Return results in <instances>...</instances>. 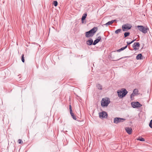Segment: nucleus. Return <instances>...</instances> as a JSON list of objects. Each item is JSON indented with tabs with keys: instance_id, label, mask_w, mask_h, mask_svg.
Returning a JSON list of instances; mask_svg holds the SVG:
<instances>
[{
	"instance_id": "obj_1",
	"label": "nucleus",
	"mask_w": 152,
	"mask_h": 152,
	"mask_svg": "<svg viewBox=\"0 0 152 152\" xmlns=\"http://www.w3.org/2000/svg\"><path fill=\"white\" fill-rule=\"evenodd\" d=\"M98 30L97 27H94L93 28L85 33L86 37L87 38L92 37Z\"/></svg>"
},
{
	"instance_id": "obj_2",
	"label": "nucleus",
	"mask_w": 152,
	"mask_h": 152,
	"mask_svg": "<svg viewBox=\"0 0 152 152\" xmlns=\"http://www.w3.org/2000/svg\"><path fill=\"white\" fill-rule=\"evenodd\" d=\"M128 91L125 88H122L121 91H118L117 92L118 96L120 98L124 97L127 94Z\"/></svg>"
},
{
	"instance_id": "obj_3",
	"label": "nucleus",
	"mask_w": 152,
	"mask_h": 152,
	"mask_svg": "<svg viewBox=\"0 0 152 152\" xmlns=\"http://www.w3.org/2000/svg\"><path fill=\"white\" fill-rule=\"evenodd\" d=\"M110 99L108 98H105L102 99L101 101V105L103 107L107 106L110 103Z\"/></svg>"
},
{
	"instance_id": "obj_4",
	"label": "nucleus",
	"mask_w": 152,
	"mask_h": 152,
	"mask_svg": "<svg viewBox=\"0 0 152 152\" xmlns=\"http://www.w3.org/2000/svg\"><path fill=\"white\" fill-rule=\"evenodd\" d=\"M137 27L140 31L144 34L146 33L149 30L148 28H145L143 26H138Z\"/></svg>"
},
{
	"instance_id": "obj_5",
	"label": "nucleus",
	"mask_w": 152,
	"mask_h": 152,
	"mask_svg": "<svg viewBox=\"0 0 152 152\" xmlns=\"http://www.w3.org/2000/svg\"><path fill=\"white\" fill-rule=\"evenodd\" d=\"M132 27V26L131 24L126 23L122 26V29L123 31H125L130 29Z\"/></svg>"
},
{
	"instance_id": "obj_6",
	"label": "nucleus",
	"mask_w": 152,
	"mask_h": 152,
	"mask_svg": "<svg viewBox=\"0 0 152 152\" xmlns=\"http://www.w3.org/2000/svg\"><path fill=\"white\" fill-rule=\"evenodd\" d=\"M126 120V119L122 118H115L114 119L113 123L115 124H118L120 122H123Z\"/></svg>"
},
{
	"instance_id": "obj_7",
	"label": "nucleus",
	"mask_w": 152,
	"mask_h": 152,
	"mask_svg": "<svg viewBox=\"0 0 152 152\" xmlns=\"http://www.w3.org/2000/svg\"><path fill=\"white\" fill-rule=\"evenodd\" d=\"M131 104L132 107L134 108L140 107L142 106V105L138 102H133Z\"/></svg>"
},
{
	"instance_id": "obj_8",
	"label": "nucleus",
	"mask_w": 152,
	"mask_h": 152,
	"mask_svg": "<svg viewBox=\"0 0 152 152\" xmlns=\"http://www.w3.org/2000/svg\"><path fill=\"white\" fill-rule=\"evenodd\" d=\"M99 117L100 118H107V114L106 112L105 111H102V112L99 113Z\"/></svg>"
},
{
	"instance_id": "obj_9",
	"label": "nucleus",
	"mask_w": 152,
	"mask_h": 152,
	"mask_svg": "<svg viewBox=\"0 0 152 152\" xmlns=\"http://www.w3.org/2000/svg\"><path fill=\"white\" fill-rule=\"evenodd\" d=\"M140 46V44L138 42H134L132 45V47L134 48V49L136 50H137L139 49L138 48Z\"/></svg>"
},
{
	"instance_id": "obj_10",
	"label": "nucleus",
	"mask_w": 152,
	"mask_h": 152,
	"mask_svg": "<svg viewBox=\"0 0 152 152\" xmlns=\"http://www.w3.org/2000/svg\"><path fill=\"white\" fill-rule=\"evenodd\" d=\"M101 36H99L98 38L95 40L93 42V45H95L98 43L99 42L101 41Z\"/></svg>"
},
{
	"instance_id": "obj_11",
	"label": "nucleus",
	"mask_w": 152,
	"mask_h": 152,
	"mask_svg": "<svg viewBox=\"0 0 152 152\" xmlns=\"http://www.w3.org/2000/svg\"><path fill=\"white\" fill-rule=\"evenodd\" d=\"M86 44L88 45H93V40L91 38H90L89 40L86 42Z\"/></svg>"
},
{
	"instance_id": "obj_12",
	"label": "nucleus",
	"mask_w": 152,
	"mask_h": 152,
	"mask_svg": "<svg viewBox=\"0 0 152 152\" xmlns=\"http://www.w3.org/2000/svg\"><path fill=\"white\" fill-rule=\"evenodd\" d=\"M125 130L126 132L129 134H132V129L129 127H126L125 128Z\"/></svg>"
},
{
	"instance_id": "obj_13",
	"label": "nucleus",
	"mask_w": 152,
	"mask_h": 152,
	"mask_svg": "<svg viewBox=\"0 0 152 152\" xmlns=\"http://www.w3.org/2000/svg\"><path fill=\"white\" fill-rule=\"evenodd\" d=\"M87 15V13L86 12L83 15L81 18L82 23H83V21L85 19Z\"/></svg>"
},
{
	"instance_id": "obj_14",
	"label": "nucleus",
	"mask_w": 152,
	"mask_h": 152,
	"mask_svg": "<svg viewBox=\"0 0 152 152\" xmlns=\"http://www.w3.org/2000/svg\"><path fill=\"white\" fill-rule=\"evenodd\" d=\"M116 20H112L111 21H110L106 23L105 24H104V25H106V26H107L108 25L111 24L113 23Z\"/></svg>"
},
{
	"instance_id": "obj_15",
	"label": "nucleus",
	"mask_w": 152,
	"mask_h": 152,
	"mask_svg": "<svg viewBox=\"0 0 152 152\" xmlns=\"http://www.w3.org/2000/svg\"><path fill=\"white\" fill-rule=\"evenodd\" d=\"M136 59L137 60L142 59V56L141 54L140 53L138 54L136 57Z\"/></svg>"
},
{
	"instance_id": "obj_16",
	"label": "nucleus",
	"mask_w": 152,
	"mask_h": 152,
	"mask_svg": "<svg viewBox=\"0 0 152 152\" xmlns=\"http://www.w3.org/2000/svg\"><path fill=\"white\" fill-rule=\"evenodd\" d=\"M127 45H126L124 47H123L122 48H121L120 49L117 50V52H119L120 51H121L122 50H124L126 48H127Z\"/></svg>"
},
{
	"instance_id": "obj_17",
	"label": "nucleus",
	"mask_w": 152,
	"mask_h": 152,
	"mask_svg": "<svg viewBox=\"0 0 152 152\" xmlns=\"http://www.w3.org/2000/svg\"><path fill=\"white\" fill-rule=\"evenodd\" d=\"M96 86L97 88L99 89L102 90V86L100 84H97Z\"/></svg>"
},
{
	"instance_id": "obj_18",
	"label": "nucleus",
	"mask_w": 152,
	"mask_h": 152,
	"mask_svg": "<svg viewBox=\"0 0 152 152\" xmlns=\"http://www.w3.org/2000/svg\"><path fill=\"white\" fill-rule=\"evenodd\" d=\"M130 33L129 32H126L124 33V37L125 38L129 35Z\"/></svg>"
},
{
	"instance_id": "obj_19",
	"label": "nucleus",
	"mask_w": 152,
	"mask_h": 152,
	"mask_svg": "<svg viewBox=\"0 0 152 152\" xmlns=\"http://www.w3.org/2000/svg\"><path fill=\"white\" fill-rule=\"evenodd\" d=\"M137 140L141 141H143L145 140L144 138L141 137H139Z\"/></svg>"
},
{
	"instance_id": "obj_20",
	"label": "nucleus",
	"mask_w": 152,
	"mask_h": 152,
	"mask_svg": "<svg viewBox=\"0 0 152 152\" xmlns=\"http://www.w3.org/2000/svg\"><path fill=\"white\" fill-rule=\"evenodd\" d=\"M121 31V29H118L115 31V33L116 34H118Z\"/></svg>"
},
{
	"instance_id": "obj_21",
	"label": "nucleus",
	"mask_w": 152,
	"mask_h": 152,
	"mask_svg": "<svg viewBox=\"0 0 152 152\" xmlns=\"http://www.w3.org/2000/svg\"><path fill=\"white\" fill-rule=\"evenodd\" d=\"M53 4L56 7L58 5V2L57 1H53Z\"/></svg>"
},
{
	"instance_id": "obj_22",
	"label": "nucleus",
	"mask_w": 152,
	"mask_h": 152,
	"mask_svg": "<svg viewBox=\"0 0 152 152\" xmlns=\"http://www.w3.org/2000/svg\"><path fill=\"white\" fill-rule=\"evenodd\" d=\"M138 91L137 89H135L134 90L133 93L135 94H137L138 93Z\"/></svg>"
},
{
	"instance_id": "obj_23",
	"label": "nucleus",
	"mask_w": 152,
	"mask_h": 152,
	"mask_svg": "<svg viewBox=\"0 0 152 152\" xmlns=\"http://www.w3.org/2000/svg\"><path fill=\"white\" fill-rule=\"evenodd\" d=\"M24 55L22 54L21 56V60L24 63L25 61L24 58Z\"/></svg>"
},
{
	"instance_id": "obj_24",
	"label": "nucleus",
	"mask_w": 152,
	"mask_h": 152,
	"mask_svg": "<svg viewBox=\"0 0 152 152\" xmlns=\"http://www.w3.org/2000/svg\"><path fill=\"white\" fill-rule=\"evenodd\" d=\"M72 117V118L74 119V120H76V117L75 116V115L74 114V113H73L72 114H71Z\"/></svg>"
},
{
	"instance_id": "obj_25",
	"label": "nucleus",
	"mask_w": 152,
	"mask_h": 152,
	"mask_svg": "<svg viewBox=\"0 0 152 152\" xmlns=\"http://www.w3.org/2000/svg\"><path fill=\"white\" fill-rule=\"evenodd\" d=\"M130 56H125V57H121L120 58H119L117 60H113V61H118V60H119L120 59H122L124 58H127V57H129Z\"/></svg>"
},
{
	"instance_id": "obj_26",
	"label": "nucleus",
	"mask_w": 152,
	"mask_h": 152,
	"mask_svg": "<svg viewBox=\"0 0 152 152\" xmlns=\"http://www.w3.org/2000/svg\"><path fill=\"white\" fill-rule=\"evenodd\" d=\"M152 119L151 120V121H150V123H149V126L152 129Z\"/></svg>"
},
{
	"instance_id": "obj_27",
	"label": "nucleus",
	"mask_w": 152,
	"mask_h": 152,
	"mask_svg": "<svg viewBox=\"0 0 152 152\" xmlns=\"http://www.w3.org/2000/svg\"><path fill=\"white\" fill-rule=\"evenodd\" d=\"M18 142L19 144H22L23 143L22 140L20 139L18 140Z\"/></svg>"
},
{
	"instance_id": "obj_28",
	"label": "nucleus",
	"mask_w": 152,
	"mask_h": 152,
	"mask_svg": "<svg viewBox=\"0 0 152 152\" xmlns=\"http://www.w3.org/2000/svg\"><path fill=\"white\" fill-rule=\"evenodd\" d=\"M135 95V94L133 93L131 95V97L132 98V96H134Z\"/></svg>"
},
{
	"instance_id": "obj_29",
	"label": "nucleus",
	"mask_w": 152,
	"mask_h": 152,
	"mask_svg": "<svg viewBox=\"0 0 152 152\" xmlns=\"http://www.w3.org/2000/svg\"><path fill=\"white\" fill-rule=\"evenodd\" d=\"M69 111H70V114H72V113H73L72 112V110H69Z\"/></svg>"
},
{
	"instance_id": "obj_30",
	"label": "nucleus",
	"mask_w": 152,
	"mask_h": 152,
	"mask_svg": "<svg viewBox=\"0 0 152 152\" xmlns=\"http://www.w3.org/2000/svg\"><path fill=\"white\" fill-rule=\"evenodd\" d=\"M136 40V39H135L134 40H133L131 42H130V43L131 44H132V43L133 42H134Z\"/></svg>"
},
{
	"instance_id": "obj_31",
	"label": "nucleus",
	"mask_w": 152,
	"mask_h": 152,
	"mask_svg": "<svg viewBox=\"0 0 152 152\" xmlns=\"http://www.w3.org/2000/svg\"><path fill=\"white\" fill-rule=\"evenodd\" d=\"M127 45H129L130 44H131L130 42H127Z\"/></svg>"
},
{
	"instance_id": "obj_32",
	"label": "nucleus",
	"mask_w": 152,
	"mask_h": 152,
	"mask_svg": "<svg viewBox=\"0 0 152 152\" xmlns=\"http://www.w3.org/2000/svg\"><path fill=\"white\" fill-rule=\"evenodd\" d=\"M69 110H72V107L71 105H69Z\"/></svg>"
}]
</instances>
